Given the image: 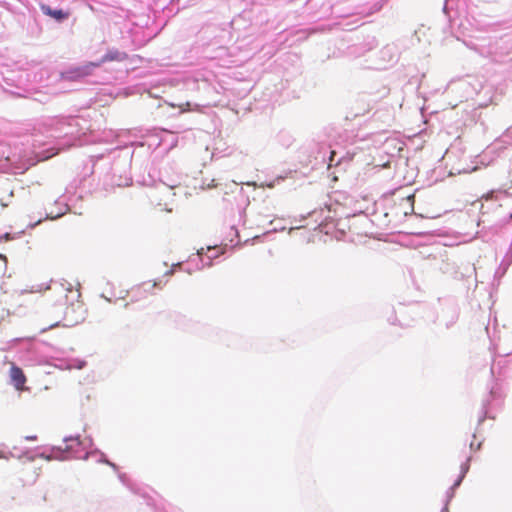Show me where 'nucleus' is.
<instances>
[{
    "mask_svg": "<svg viewBox=\"0 0 512 512\" xmlns=\"http://www.w3.org/2000/svg\"><path fill=\"white\" fill-rule=\"evenodd\" d=\"M100 63L88 62L83 66L70 69L62 74L63 78L76 81L92 74L94 68L99 67Z\"/></svg>",
    "mask_w": 512,
    "mask_h": 512,
    "instance_id": "f257e3e1",
    "label": "nucleus"
},
{
    "mask_svg": "<svg viewBox=\"0 0 512 512\" xmlns=\"http://www.w3.org/2000/svg\"><path fill=\"white\" fill-rule=\"evenodd\" d=\"M10 378L14 387L17 390L22 391L25 389V383L27 380L26 376L23 370L20 367L16 366L14 363L11 364Z\"/></svg>",
    "mask_w": 512,
    "mask_h": 512,
    "instance_id": "f03ea898",
    "label": "nucleus"
},
{
    "mask_svg": "<svg viewBox=\"0 0 512 512\" xmlns=\"http://www.w3.org/2000/svg\"><path fill=\"white\" fill-rule=\"evenodd\" d=\"M41 11L45 15L52 17L53 19H55L58 22H61L65 19H67L70 15V13L68 11H64L62 9H52L50 6L44 5V4L41 5Z\"/></svg>",
    "mask_w": 512,
    "mask_h": 512,
    "instance_id": "7ed1b4c3",
    "label": "nucleus"
},
{
    "mask_svg": "<svg viewBox=\"0 0 512 512\" xmlns=\"http://www.w3.org/2000/svg\"><path fill=\"white\" fill-rule=\"evenodd\" d=\"M65 443L66 444H65V447H63V450H65L67 452H70L71 455L74 456V457H78V455H77L78 451L76 450L74 452V449L81 447V442H80L79 438H69V439H66ZM60 449H62V447H60Z\"/></svg>",
    "mask_w": 512,
    "mask_h": 512,
    "instance_id": "20e7f679",
    "label": "nucleus"
},
{
    "mask_svg": "<svg viewBox=\"0 0 512 512\" xmlns=\"http://www.w3.org/2000/svg\"><path fill=\"white\" fill-rule=\"evenodd\" d=\"M115 60H119L118 52H108L97 63H100V65H101L105 62H110V61H115Z\"/></svg>",
    "mask_w": 512,
    "mask_h": 512,
    "instance_id": "39448f33",
    "label": "nucleus"
},
{
    "mask_svg": "<svg viewBox=\"0 0 512 512\" xmlns=\"http://www.w3.org/2000/svg\"><path fill=\"white\" fill-rule=\"evenodd\" d=\"M335 155H336V152H335L334 150H332V151H331V153H330V158H329L328 168H330V167H331V165H332V163H333V161H334V157H335Z\"/></svg>",
    "mask_w": 512,
    "mask_h": 512,
    "instance_id": "423d86ee",
    "label": "nucleus"
},
{
    "mask_svg": "<svg viewBox=\"0 0 512 512\" xmlns=\"http://www.w3.org/2000/svg\"><path fill=\"white\" fill-rule=\"evenodd\" d=\"M492 194H493V192H490V193L484 195L483 198H485L486 200H489L492 198Z\"/></svg>",
    "mask_w": 512,
    "mask_h": 512,
    "instance_id": "0eeeda50",
    "label": "nucleus"
},
{
    "mask_svg": "<svg viewBox=\"0 0 512 512\" xmlns=\"http://www.w3.org/2000/svg\"><path fill=\"white\" fill-rule=\"evenodd\" d=\"M41 499H42V501H43V502H46V501H47V493H46V492H44V493L42 494Z\"/></svg>",
    "mask_w": 512,
    "mask_h": 512,
    "instance_id": "6e6552de",
    "label": "nucleus"
},
{
    "mask_svg": "<svg viewBox=\"0 0 512 512\" xmlns=\"http://www.w3.org/2000/svg\"><path fill=\"white\" fill-rule=\"evenodd\" d=\"M185 106H186V108H185V109H182V111H187V110H189L190 103H189V102H187V103L185 104Z\"/></svg>",
    "mask_w": 512,
    "mask_h": 512,
    "instance_id": "1a4fd4ad",
    "label": "nucleus"
},
{
    "mask_svg": "<svg viewBox=\"0 0 512 512\" xmlns=\"http://www.w3.org/2000/svg\"><path fill=\"white\" fill-rule=\"evenodd\" d=\"M1 458H6V456L4 455L3 451L0 449V459Z\"/></svg>",
    "mask_w": 512,
    "mask_h": 512,
    "instance_id": "9d476101",
    "label": "nucleus"
},
{
    "mask_svg": "<svg viewBox=\"0 0 512 512\" xmlns=\"http://www.w3.org/2000/svg\"><path fill=\"white\" fill-rule=\"evenodd\" d=\"M27 439H29V440H35V439H36V437H35V436H29V437H27Z\"/></svg>",
    "mask_w": 512,
    "mask_h": 512,
    "instance_id": "9b49d317",
    "label": "nucleus"
}]
</instances>
